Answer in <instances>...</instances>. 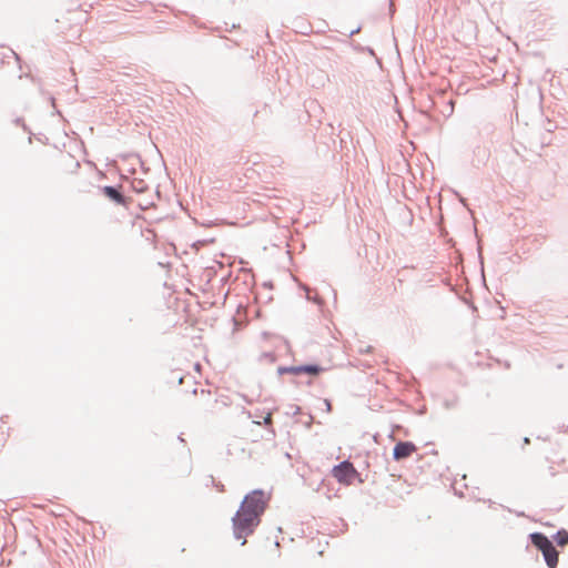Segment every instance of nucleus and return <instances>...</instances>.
<instances>
[{
	"label": "nucleus",
	"mask_w": 568,
	"mask_h": 568,
	"mask_svg": "<svg viewBox=\"0 0 568 568\" xmlns=\"http://www.w3.org/2000/svg\"><path fill=\"white\" fill-rule=\"evenodd\" d=\"M524 442H525V443H529V438L525 437V438H524Z\"/></svg>",
	"instance_id": "obj_18"
},
{
	"label": "nucleus",
	"mask_w": 568,
	"mask_h": 568,
	"mask_svg": "<svg viewBox=\"0 0 568 568\" xmlns=\"http://www.w3.org/2000/svg\"><path fill=\"white\" fill-rule=\"evenodd\" d=\"M359 30H361V28H359V27H357L356 29L351 30V31L347 33V37H352V36H354V34H355V33H357Z\"/></svg>",
	"instance_id": "obj_14"
},
{
	"label": "nucleus",
	"mask_w": 568,
	"mask_h": 568,
	"mask_svg": "<svg viewBox=\"0 0 568 568\" xmlns=\"http://www.w3.org/2000/svg\"><path fill=\"white\" fill-rule=\"evenodd\" d=\"M356 474L354 465L348 460H343L333 468V476L338 483L348 484Z\"/></svg>",
	"instance_id": "obj_3"
},
{
	"label": "nucleus",
	"mask_w": 568,
	"mask_h": 568,
	"mask_svg": "<svg viewBox=\"0 0 568 568\" xmlns=\"http://www.w3.org/2000/svg\"><path fill=\"white\" fill-rule=\"evenodd\" d=\"M416 449L412 442H398L393 448L394 460H400L410 456Z\"/></svg>",
	"instance_id": "obj_4"
},
{
	"label": "nucleus",
	"mask_w": 568,
	"mask_h": 568,
	"mask_svg": "<svg viewBox=\"0 0 568 568\" xmlns=\"http://www.w3.org/2000/svg\"><path fill=\"white\" fill-rule=\"evenodd\" d=\"M324 404H325V410L327 413H329L332 410V405H331V402L328 399H325L324 400Z\"/></svg>",
	"instance_id": "obj_13"
},
{
	"label": "nucleus",
	"mask_w": 568,
	"mask_h": 568,
	"mask_svg": "<svg viewBox=\"0 0 568 568\" xmlns=\"http://www.w3.org/2000/svg\"><path fill=\"white\" fill-rule=\"evenodd\" d=\"M303 288L308 293V287L307 286H303Z\"/></svg>",
	"instance_id": "obj_19"
},
{
	"label": "nucleus",
	"mask_w": 568,
	"mask_h": 568,
	"mask_svg": "<svg viewBox=\"0 0 568 568\" xmlns=\"http://www.w3.org/2000/svg\"><path fill=\"white\" fill-rule=\"evenodd\" d=\"M306 297H307V300H313V301H314L315 303H317V304H321V303H322V302H321V300H318L317 297H311L308 294H307V296H306Z\"/></svg>",
	"instance_id": "obj_15"
},
{
	"label": "nucleus",
	"mask_w": 568,
	"mask_h": 568,
	"mask_svg": "<svg viewBox=\"0 0 568 568\" xmlns=\"http://www.w3.org/2000/svg\"><path fill=\"white\" fill-rule=\"evenodd\" d=\"M272 423V415L268 413L263 419L264 425H270Z\"/></svg>",
	"instance_id": "obj_12"
},
{
	"label": "nucleus",
	"mask_w": 568,
	"mask_h": 568,
	"mask_svg": "<svg viewBox=\"0 0 568 568\" xmlns=\"http://www.w3.org/2000/svg\"><path fill=\"white\" fill-rule=\"evenodd\" d=\"M554 539L558 546L562 547L568 544V532L565 529H560L554 535Z\"/></svg>",
	"instance_id": "obj_8"
},
{
	"label": "nucleus",
	"mask_w": 568,
	"mask_h": 568,
	"mask_svg": "<svg viewBox=\"0 0 568 568\" xmlns=\"http://www.w3.org/2000/svg\"><path fill=\"white\" fill-rule=\"evenodd\" d=\"M132 187L136 193H142L146 190V184L142 180H139L132 183Z\"/></svg>",
	"instance_id": "obj_9"
},
{
	"label": "nucleus",
	"mask_w": 568,
	"mask_h": 568,
	"mask_svg": "<svg viewBox=\"0 0 568 568\" xmlns=\"http://www.w3.org/2000/svg\"><path fill=\"white\" fill-rule=\"evenodd\" d=\"M324 371V368L317 364H304V365H298V366H280L277 368V374L278 375H283V374H294V375H298V374H307V375H311V376H316L318 375L320 373H322Z\"/></svg>",
	"instance_id": "obj_2"
},
{
	"label": "nucleus",
	"mask_w": 568,
	"mask_h": 568,
	"mask_svg": "<svg viewBox=\"0 0 568 568\" xmlns=\"http://www.w3.org/2000/svg\"><path fill=\"white\" fill-rule=\"evenodd\" d=\"M542 556L548 568H556L558 565V551L556 550L554 544L548 548L542 549Z\"/></svg>",
	"instance_id": "obj_7"
},
{
	"label": "nucleus",
	"mask_w": 568,
	"mask_h": 568,
	"mask_svg": "<svg viewBox=\"0 0 568 568\" xmlns=\"http://www.w3.org/2000/svg\"><path fill=\"white\" fill-rule=\"evenodd\" d=\"M268 497L262 489H254L246 494L232 517L233 536L246 544V537L252 535L261 523V516L266 509Z\"/></svg>",
	"instance_id": "obj_1"
},
{
	"label": "nucleus",
	"mask_w": 568,
	"mask_h": 568,
	"mask_svg": "<svg viewBox=\"0 0 568 568\" xmlns=\"http://www.w3.org/2000/svg\"><path fill=\"white\" fill-rule=\"evenodd\" d=\"M367 51H368V53H369V54H374V51H373V49H371V48H367Z\"/></svg>",
	"instance_id": "obj_17"
},
{
	"label": "nucleus",
	"mask_w": 568,
	"mask_h": 568,
	"mask_svg": "<svg viewBox=\"0 0 568 568\" xmlns=\"http://www.w3.org/2000/svg\"><path fill=\"white\" fill-rule=\"evenodd\" d=\"M262 357H263V358H265V359H267V361H270V362H274V361H275V358H276V357H275V355H274V353H263V354H262Z\"/></svg>",
	"instance_id": "obj_11"
},
{
	"label": "nucleus",
	"mask_w": 568,
	"mask_h": 568,
	"mask_svg": "<svg viewBox=\"0 0 568 568\" xmlns=\"http://www.w3.org/2000/svg\"><path fill=\"white\" fill-rule=\"evenodd\" d=\"M455 405H456V400L455 399H452V400L450 399H446L444 402V407L446 409H450V408L455 407Z\"/></svg>",
	"instance_id": "obj_10"
},
{
	"label": "nucleus",
	"mask_w": 568,
	"mask_h": 568,
	"mask_svg": "<svg viewBox=\"0 0 568 568\" xmlns=\"http://www.w3.org/2000/svg\"><path fill=\"white\" fill-rule=\"evenodd\" d=\"M182 382H183V376H179L178 377V384H182Z\"/></svg>",
	"instance_id": "obj_16"
},
{
	"label": "nucleus",
	"mask_w": 568,
	"mask_h": 568,
	"mask_svg": "<svg viewBox=\"0 0 568 568\" xmlns=\"http://www.w3.org/2000/svg\"><path fill=\"white\" fill-rule=\"evenodd\" d=\"M529 539L531 544L541 552L542 549L548 548L549 546L552 545V541L546 535L538 531L531 532L529 535Z\"/></svg>",
	"instance_id": "obj_6"
},
{
	"label": "nucleus",
	"mask_w": 568,
	"mask_h": 568,
	"mask_svg": "<svg viewBox=\"0 0 568 568\" xmlns=\"http://www.w3.org/2000/svg\"><path fill=\"white\" fill-rule=\"evenodd\" d=\"M103 194L116 204L124 205L125 196L121 193L120 187L113 185H105L101 189Z\"/></svg>",
	"instance_id": "obj_5"
}]
</instances>
